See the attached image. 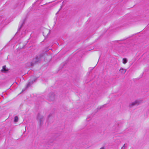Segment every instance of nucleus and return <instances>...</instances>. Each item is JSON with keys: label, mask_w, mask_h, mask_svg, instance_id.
<instances>
[{"label": "nucleus", "mask_w": 149, "mask_h": 149, "mask_svg": "<svg viewBox=\"0 0 149 149\" xmlns=\"http://www.w3.org/2000/svg\"><path fill=\"white\" fill-rule=\"evenodd\" d=\"M44 55V54H41L37 55L36 58L33 59V63H36L40 61L43 58Z\"/></svg>", "instance_id": "1"}, {"label": "nucleus", "mask_w": 149, "mask_h": 149, "mask_svg": "<svg viewBox=\"0 0 149 149\" xmlns=\"http://www.w3.org/2000/svg\"><path fill=\"white\" fill-rule=\"evenodd\" d=\"M37 120L39 121L40 125H41L43 124L44 120L43 116L39 113L37 116Z\"/></svg>", "instance_id": "2"}, {"label": "nucleus", "mask_w": 149, "mask_h": 149, "mask_svg": "<svg viewBox=\"0 0 149 149\" xmlns=\"http://www.w3.org/2000/svg\"><path fill=\"white\" fill-rule=\"evenodd\" d=\"M141 102V100H136L132 102L131 104H130V106L131 107L135 105H138L140 104Z\"/></svg>", "instance_id": "3"}, {"label": "nucleus", "mask_w": 149, "mask_h": 149, "mask_svg": "<svg viewBox=\"0 0 149 149\" xmlns=\"http://www.w3.org/2000/svg\"><path fill=\"white\" fill-rule=\"evenodd\" d=\"M120 72L122 74H124L126 71V70L125 69H123V68H121L120 70Z\"/></svg>", "instance_id": "4"}, {"label": "nucleus", "mask_w": 149, "mask_h": 149, "mask_svg": "<svg viewBox=\"0 0 149 149\" xmlns=\"http://www.w3.org/2000/svg\"><path fill=\"white\" fill-rule=\"evenodd\" d=\"M33 81L29 82L27 84L26 88H27L30 86V85L33 83Z\"/></svg>", "instance_id": "5"}, {"label": "nucleus", "mask_w": 149, "mask_h": 149, "mask_svg": "<svg viewBox=\"0 0 149 149\" xmlns=\"http://www.w3.org/2000/svg\"><path fill=\"white\" fill-rule=\"evenodd\" d=\"M123 64H125V63H127V59L126 58H123Z\"/></svg>", "instance_id": "6"}, {"label": "nucleus", "mask_w": 149, "mask_h": 149, "mask_svg": "<svg viewBox=\"0 0 149 149\" xmlns=\"http://www.w3.org/2000/svg\"><path fill=\"white\" fill-rule=\"evenodd\" d=\"M2 71H7V70L6 69V66H3V68L1 70Z\"/></svg>", "instance_id": "7"}, {"label": "nucleus", "mask_w": 149, "mask_h": 149, "mask_svg": "<svg viewBox=\"0 0 149 149\" xmlns=\"http://www.w3.org/2000/svg\"><path fill=\"white\" fill-rule=\"evenodd\" d=\"M18 120V117L17 116H15L14 118V122H17Z\"/></svg>", "instance_id": "8"}, {"label": "nucleus", "mask_w": 149, "mask_h": 149, "mask_svg": "<svg viewBox=\"0 0 149 149\" xmlns=\"http://www.w3.org/2000/svg\"><path fill=\"white\" fill-rule=\"evenodd\" d=\"M54 96L53 95V97H49V99L51 100H54Z\"/></svg>", "instance_id": "9"}, {"label": "nucleus", "mask_w": 149, "mask_h": 149, "mask_svg": "<svg viewBox=\"0 0 149 149\" xmlns=\"http://www.w3.org/2000/svg\"><path fill=\"white\" fill-rule=\"evenodd\" d=\"M125 147V144H124L123 146L122 147V149H124Z\"/></svg>", "instance_id": "10"}, {"label": "nucleus", "mask_w": 149, "mask_h": 149, "mask_svg": "<svg viewBox=\"0 0 149 149\" xmlns=\"http://www.w3.org/2000/svg\"><path fill=\"white\" fill-rule=\"evenodd\" d=\"M22 24H21V26H20V27L19 28V29H20L21 28L22 26Z\"/></svg>", "instance_id": "11"}, {"label": "nucleus", "mask_w": 149, "mask_h": 149, "mask_svg": "<svg viewBox=\"0 0 149 149\" xmlns=\"http://www.w3.org/2000/svg\"><path fill=\"white\" fill-rule=\"evenodd\" d=\"M100 149H104V147H102Z\"/></svg>", "instance_id": "12"}, {"label": "nucleus", "mask_w": 149, "mask_h": 149, "mask_svg": "<svg viewBox=\"0 0 149 149\" xmlns=\"http://www.w3.org/2000/svg\"><path fill=\"white\" fill-rule=\"evenodd\" d=\"M0 19H1V20H3V18L2 17H1V18H0Z\"/></svg>", "instance_id": "13"}]
</instances>
